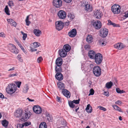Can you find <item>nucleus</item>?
I'll list each match as a JSON object with an SVG mask.
<instances>
[{
	"mask_svg": "<svg viewBox=\"0 0 128 128\" xmlns=\"http://www.w3.org/2000/svg\"><path fill=\"white\" fill-rule=\"evenodd\" d=\"M56 99L57 101L59 102H61V98L59 96H57L56 97Z\"/></svg>",
	"mask_w": 128,
	"mask_h": 128,
	"instance_id": "nucleus-56",
	"label": "nucleus"
},
{
	"mask_svg": "<svg viewBox=\"0 0 128 128\" xmlns=\"http://www.w3.org/2000/svg\"><path fill=\"white\" fill-rule=\"evenodd\" d=\"M73 102L70 101L68 102V104L70 106L71 108H73L75 107V105L74 104Z\"/></svg>",
	"mask_w": 128,
	"mask_h": 128,
	"instance_id": "nucleus-42",
	"label": "nucleus"
},
{
	"mask_svg": "<svg viewBox=\"0 0 128 128\" xmlns=\"http://www.w3.org/2000/svg\"><path fill=\"white\" fill-rule=\"evenodd\" d=\"M124 16L126 18L128 17V13L127 12H125L124 13Z\"/></svg>",
	"mask_w": 128,
	"mask_h": 128,
	"instance_id": "nucleus-59",
	"label": "nucleus"
},
{
	"mask_svg": "<svg viewBox=\"0 0 128 128\" xmlns=\"http://www.w3.org/2000/svg\"><path fill=\"white\" fill-rule=\"evenodd\" d=\"M80 99H78V100H74L72 101L73 102L76 104H78L79 103V102L80 101Z\"/></svg>",
	"mask_w": 128,
	"mask_h": 128,
	"instance_id": "nucleus-47",
	"label": "nucleus"
},
{
	"mask_svg": "<svg viewBox=\"0 0 128 128\" xmlns=\"http://www.w3.org/2000/svg\"><path fill=\"white\" fill-rule=\"evenodd\" d=\"M108 24L109 25H112L114 26H116V24H115L112 22L110 20H108Z\"/></svg>",
	"mask_w": 128,
	"mask_h": 128,
	"instance_id": "nucleus-41",
	"label": "nucleus"
},
{
	"mask_svg": "<svg viewBox=\"0 0 128 128\" xmlns=\"http://www.w3.org/2000/svg\"><path fill=\"white\" fill-rule=\"evenodd\" d=\"M94 14L96 18L99 19L100 18L102 15V12L98 10L94 12Z\"/></svg>",
	"mask_w": 128,
	"mask_h": 128,
	"instance_id": "nucleus-17",
	"label": "nucleus"
},
{
	"mask_svg": "<svg viewBox=\"0 0 128 128\" xmlns=\"http://www.w3.org/2000/svg\"><path fill=\"white\" fill-rule=\"evenodd\" d=\"M93 25L96 29H99L102 26V23L100 21H97L94 22L93 23Z\"/></svg>",
	"mask_w": 128,
	"mask_h": 128,
	"instance_id": "nucleus-11",
	"label": "nucleus"
},
{
	"mask_svg": "<svg viewBox=\"0 0 128 128\" xmlns=\"http://www.w3.org/2000/svg\"><path fill=\"white\" fill-rule=\"evenodd\" d=\"M18 59L20 62H23V60L21 58V57L20 55H18L17 56Z\"/></svg>",
	"mask_w": 128,
	"mask_h": 128,
	"instance_id": "nucleus-50",
	"label": "nucleus"
},
{
	"mask_svg": "<svg viewBox=\"0 0 128 128\" xmlns=\"http://www.w3.org/2000/svg\"><path fill=\"white\" fill-rule=\"evenodd\" d=\"M18 74L17 73L15 74H10L8 76L9 77H14V76H17Z\"/></svg>",
	"mask_w": 128,
	"mask_h": 128,
	"instance_id": "nucleus-48",
	"label": "nucleus"
},
{
	"mask_svg": "<svg viewBox=\"0 0 128 128\" xmlns=\"http://www.w3.org/2000/svg\"><path fill=\"white\" fill-rule=\"evenodd\" d=\"M95 62L98 64H100L102 60V56L100 53H98L95 55L94 58Z\"/></svg>",
	"mask_w": 128,
	"mask_h": 128,
	"instance_id": "nucleus-3",
	"label": "nucleus"
},
{
	"mask_svg": "<svg viewBox=\"0 0 128 128\" xmlns=\"http://www.w3.org/2000/svg\"><path fill=\"white\" fill-rule=\"evenodd\" d=\"M58 88L60 90H63L64 89V84L62 82H60L58 84Z\"/></svg>",
	"mask_w": 128,
	"mask_h": 128,
	"instance_id": "nucleus-25",
	"label": "nucleus"
},
{
	"mask_svg": "<svg viewBox=\"0 0 128 128\" xmlns=\"http://www.w3.org/2000/svg\"><path fill=\"white\" fill-rule=\"evenodd\" d=\"M34 111L36 114H40L42 112L41 107L38 106H34L33 108Z\"/></svg>",
	"mask_w": 128,
	"mask_h": 128,
	"instance_id": "nucleus-10",
	"label": "nucleus"
},
{
	"mask_svg": "<svg viewBox=\"0 0 128 128\" xmlns=\"http://www.w3.org/2000/svg\"><path fill=\"white\" fill-rule=\"evenodd\" d=\"M96 54L93 50H90L88 52V56L90 58L94 59L95 55Z\"/></svg>",
	"mask_w": 128,
	"mask_h": 128,
	"instance_id": "nucleus-21",
	"label": "nucleus"
},
{
	"mask_svg": "<svg viewBox=\"0 0 128 128\" xmlns=\"http://www.w3.org/2000/svg\"><path fill=\"white\" fill-rule=\"evenodd\" d=\"M2 124L3 126L5 127H7L8 126V122L6 120H4L2 121Z\"/></svg>",
	"mask_w": 128,
	"mask_h": 128,
	"instance_id": "nucleus-33",
	"label": "nucleus"
},
{
	"mask_svg": "<svg viewBox=\"0 0 128 128\" xmlns=\"http://www.w3.org/2000/svg\"><path fill=\"white\" fill-rule=\"evenodd\" d=\"M46 128L47 126L45 122H42L40 125L39 128Z\"/></svg>",
	"mask_w": 128,
	"mask_h": 128,
	"instance_id": "nucleus-34",
	"label": "nucleus"
},
{
	"mask_svg": "<svg viewBox=\"0 0 128 128\" xmlns=\"http://www.w3.org/2000/svg\"><path fill=\"white\" fill-rule=\"evenodd\" d=\"M121 103L122 102H121L119 100H118L115 102V104H121Z\"/></svg>",
	"mask_w": 128,
	"mask_h": 128,
	"instance_id": "nucleus-63",
	"label": "nucleus"
},
{
	"mask_svg": "<svg viewBox=\"0 0 128 128\" xmlns=\"http://www.w3.org/2000/svg\"><path fill=\"white\" fill-rule=\"evenodd\" d=\"M63 23H64V26L65 25L66 26H68L70 22L68 21L67 22H65Z\"/></svg>",
	"mask_w": 128,
	"mask_h": 128,
	"instance_id": "nucleus-57",
	"label": "nucleus"
},
{
	"mask_svg": "<svg viewBox=\"0 0 128 128\" xmlns=\"http://www.w3.org/2000/svg\"><path fill=\"white\" fill-rule=\"evenodd\" d=\"M86 41L88 43H91L93 42V38L91 35H88L86 38Z\"/></svg>",
	"mask_w": 128,
	"mask_h": 128,
	"instance_id": "nucleus-22",
	"label": "nucleus"
},
{
	"mask_svg": "<svg viewBox=\"0 0 128 128\" xmlns=\"http://www.w3.org/2000/svg\"><path fill=\"white\" fill-rule=\"evenodd\" d=\"M86 110V112L88 113H91L92 111V107L90 106L89 104L87 105Z\"/></svg>",
	"mask_w": 128,
	"mask_h": 128,
	"instance_id": "nucleus-27",
	"label": "nucleus"
},
{
	"mask_svg": "<svg viewBox=\"0 0 128 128\" xmlns=\"http://www.w3.org/2000/svg\"><path fill=\"white\" fill-rule=\"evenodd\" d=\"M112 86L113 84L111 81L107 82L106 84V87L108 89L110 88Z\"/></svg>",
	"mask_w": 128,
	"mask_h": 128,
	"instance_id": "nucleus-32",
	"label": "nucleus"
},
{
	"mask_svg": "<svg viewBox=\"0 0 128 128\" xmlns=\"http://www.w3.org/2000/svg\"><path fill=\"white\" fill-rule=\"evenodd\" d=\"M120 9L121 7L120 5L115 4L112 6L111 10L114 14H118L120 13Z\"/></svg>",
	"mask_w": 128,
	"mask_h": 128,
	"instance_id": "nucleus-2",
	"label": "nucleus"
},
{
	"mask_svg": "<svg viewBox=\"0 0 128 128\" xmlns=\"http://www.w3.org/2000/svg\"><path fill=\"white\" fill-rule=\"evenodd\" d=\"M77 34L76 30L75 28L72 29L70 31L68 32V35L71 38L75 37Z\"/></svg>",
	"mask_w": 128,
	"mask_h": 128,
	"instance_id": "nucleus-12",
	"label": "nucleus"
},
{
	"mask_svg": "<svg viewBox=\"0 0 128 128\" xmlns=\"http://www.w3.org/2000/svg\"><path fill=\"white\" fill-rule=\"evenodd\" d=\"M21 117L22 118L21 119V120L22 121L24 122L27 120V119L29 118L30 116H28L27 112H23Z\"/></svg>",
	"mask_w": 128,
	"mask_h": 128,
	"instance_id": "nucleus-9",
	"label": "nucleus"
},
{
	"mask_svg": "<svg viewBox=\"0 0 128 128\" xmlns=\"http://www.w3.org/2000/svg\"><path fill=\"white\" fill-rule=\"evenodd\" d=\"M63 94L67 98H70V92L66 89H64L62 91Z\"/></svg>",
	"mask_w": 128,
	"mask_h": 128,
	"instance_id": "nucleus-19",
	"label": "nucleus"
},
{
	"mask_svg": "<svg viewBox=\"0 0 128 128\" xmlns=\"http://www.w3.org/2000/svg\"><path fill=\"white\" fill-rule=\"evenodd\" d=\"M16 90V86L13 83L8 84L6 89V92L9 94H12L14 93Z\"/></svg>",
	"mask_w": 128,
	"mask_h": 128,
	"instance_id": "nucleus-1",
	"label": "nucleus"
},
{
	"mask_svg": "<svg viewBox=\"0 0 128 128\" xmlns=\"http://www.w3.org/2000/svg\"><path fill=\"white\" fill-rule=\"evenodd\" d=\"M86 10L88 11H90L92 10V9L90 8V5L89 4H86L85 6Z\"/></svg>",
	"mask_w": 128,
	"mask_h": 128,
	"instance_id": "nucleus-38",
	"label": "nucleus"
},
{
	"mask_svg": "<svg viewBox=\"0 0 128 128\" xmlns=\"http://www.w3.org/2000/svg\"><path fill=\"white\" fill-rule=\"evenodd\" d=\"M42 60V58L41 56H40L38 58L37 60V62L38 63H39L41 62Z\"/></svg>",
	"mask_w": 128,
	"mask_h": 128,
	"instance_id": "nucleus-54",
	"label": "nucleus"
},
{
	"mask_svg": "<svg viewBox=\"0 0 128 128\" xmlns=\"http://www.w3.org/2000/svg\"><path fill=\"white\" fill-rule=\"evenodd\" d=\"M16 42L18 46H19L20 48L24 52H25L24 51H25V50L24 48L20 43V42H18L17 41H16Z\"/></svg>",
	"mask_w": 128,
	"mask_h": 128,
	"instance_id": "nucleus-44",
	"label": "nucleus"
},
{
	"mask_svg": "<svg viewBox=\"0 0 128 128\" xmlns=\"http://www.w3.org/2000/svg\"><path fill=\"white\" fill-rule=\"evenodd\" d=\"M21 33L23 35V40H25L27 37V34L24 33V32L22 31L21 32Z\"/></svg>",
	"mask_w": 128,
	"mask_h": 128,
	"instance_id": "nucleus-43",
	"label": "nucleus"
},
{
	"mask_svg": "<svg viewBox=\"0 0 128 128\" xmlns=\"http://www.w3.org/2000/svg\"><path fill=\"white\" fill-rule=\"evenodd\" d=\"M31 123L30 122H27L22 124H20L19 127H21L22 128L24 127V126H27L31 125Z\"/></svg>",
	"mask_w": 128,
	"mask_h": 128,
	"instance_id": "nucleus-29",
	"label": "nucleus"
},
{
	"mask_svg": "<svg viewBox=\"0 0 128 128\" xmlns=\"http://www.w3.org/2000/svg\"><path fill=\"white\" fill-rule=\"evenodd\" d=\"M11 25L14 26H16V23L14 21H13L12 23H10Z\"/></svg>",
	"mask_w": 128,
	"mask_h": 128,
	"instance_id": "nucleus-53",
	"label": "nucleus"
},
{
	"mask_svg": "<svg viewBox=\"0 0 128 128\" xmlns=\"http://www.w3.org/2000/svg\"><path fill=\"white\" fill-rule=\"evenodd\" d=\"M5 12L6 14L8 15H10V11L7 6H6L4 8Z\"/></svg>",
	"mask_w": 128,
	"mask_h": 128,
	"instance_id": "nucleus-37",
	"label": "nucleus"
},
{
	"mask_svg": "<svg viewBox=\"0 0 128 128\" xmlns=\"http://www.w3.org/2000/svg\"><path fill=\"white\" fill-rule=\"evenodd\" d=\"M53 6L56 8H59L62 5V2L61 0H54L52 2Z\"/></svg>",
	"mask_w": 128,
	"mask_h": 128,
	"instance_id": "nucleus-5",
	"label": "nucleus"
},
{
	"mask_svg": "<svg viewBox=\"0 0 128 128\" xmlns=\"http://www.w3.org/2000/svg\"><path fill=\"white\" fill-rule=\"evenodd\" d=\"M66 3H70L72 1V0H63Z\"/></svg>",
	"mask_w": 128,
	"mask_h": 128,
	"instance_id": "nucleus-61",
	"label": "nucleus"
},
{
	"mask_svg": "<svg viewBox=\"0 0 128 128\" xmlns=\"http://www.w3.org/2000/svg\"><path fill=\"white\" fill-rule=\"evenodd\" d=\"M33 32L35 35L37 36H39L42 33L41 31L38 29H34Z\"/></svg>",
	"mask_w": 128,
	"mask_h": 128,
	"instance_id": "nucleus-24",
	"label": "nucleus"
},
{
	"mask_svg": "<svg viewBox=\"0 0 128 128\" xmlns=\"http://www.w3.org/2000/svg\"><path fill=\"white\" fill-rule=\"evenodd\" d=\"M113 108L116 110H118L119 112H121V109L117 106L114 105L112 106Z\"/></svg>",
	"mask_w": 128,
	"mask_h": 128,
	"instance_id": "nucleus-40",
	"label": "nucleus"
},
{
	"mask_svg": "<svg viewBox=\"0 0 128 128\" xmlns=\"http://www.w3.org/2000/svg\"><path fill=\"white\" fill-rule=\"evenodd\" d=\"M46 116L47 120L49 122H52L53 120V118L52 116L49 114H46Z\"/></svg>",
	"mask_w": 128,
	"mask_h": 128,
	"instance_id": "nucleus-28",
	"label": "nucleus"
},
{
	"mask_svg": "<svg viewBox=\"0 0 128 128\" xmlns=\"http://www.w3.org/2000/svg\"><path fill=\"white\" fill-rule=\"evenodd\" d=\"M23 112L22 110L18 109L16 111L14 115L16 117H21Z\"/></svg>",
	"mask_w": 128,
	"mask_h": 128,
	"instance_id": "nucleus-14",
	"label": "nucleus"
},
{
	"mask_svg": "<svg viewBox=\"0 0 128 128\" xmlns=\"http://www.w3.org/2000/svg\"><path fill=\"white\" fill-rule=\"evenodd\" d=\"M116 92L118 93L122 94L124 92L123 90H121L119 88H117L116 89Z\"/></svg>",
	"mask_w": 128,
	"mask_h": 128,
	"instance_id": "nucleus-46",
	"label": "nucleus"
},
{
	"mask_svg": "<svg viewBox=\"0 0 128 128\" xmlns=\"http://www.w3.org/2000/svg\"><path fill=\"white\" fill-rule=\"evenodd\" d=\"M8 22H10V23H12L14 20L11 19H9L7 20Z\"/></svg>",
	"mask_w": 128,
	"mask_h": 128,
	"instance_id": "nucleus-64",
	"label": "nucleus"
},
{
	"mask_svg": "<svg viewBox=\"0 0 128 128\" xmlns=\"http://www.w3.org/2000/svg\"><path fill=\"white\" fill-rule=\"evenodd\" d=\"M40 45V44L39 43L37 42H35L33 43L32 46L33 48H35L39 46Z\"/></svg>",
	"mask_w": 128,
	"mask_h": 128,
	"instance_id": "nucleus-36",
	"label": "nucleus"
},
{
	"mask_svg": "<svg viewBox=\"0 0 128 128\" xmlns=\"http://www.w3.org/2000/svg\"><path fill=\"white\" fill-rule=\"evenodd\" d=\"M108 30L106 28L103 29L102 30L100 31V36L104 38L106 37L108 34Z\"/></svg>",
	"mask_w": 128,
	"mask_h": 128,
	"instance_id": "nucleus-15",
	"label": "nucleus"
},
{
	"mask_svg": "<svg viewBox=\"0 0 128 128\" xmlns=\"http://www.w3.org/2000/svg\"><path fill=\"white\" fill-rule=\"evenodd\" d=\"M56 66L59 67L61 66L62 64V60L61 57L58 58L56 60Z\"/></svg>",
	"mask_w": 128,
	"mask_h": 128,
	"instance_id": "nucleus-18",
	"label": "nucleus"
},
{
	"mask_svg": "<svg viewBox=\"0 0 128 128\" xmlns=\"http://www.w3.org/2000/svg\"><path fill=\"white\" fill-rule=\"evenodd\" d=\"M114 46L115 48L119 50H121L126 47V46L123 43H117L115 44Z\"/></svg>",
	"mask_w": 128,
	"mask_h": 128,
	"instance_id": "nucleus-13",
	"label": "nucleus"
},
{
	"mask_svg": "<svg viewBox=\"0 0 128 128\" xmlns=\"http://www.w3.org/2000/svg\"><path fill=\"white\" fill-rule=\"evenodd\" d=\"M62 72V68L60 66H55V72L56 73L60 72L61 73Z\"/></svg>",
	"mask_w": 128,
	"mask_h": 128,
	"instance_id": "nucleus-30",
	"label": "nucleus"
},
{
	"mask_svg": "<svg viewBox=\"0 0 128 128\" xmlns=\"http://www.w3.org/2000/svg\"><path fill=\"white\" fill-rule=\"evenodd\" d=\"M63 49L66 52H69L70 50L71 46L68 44L64 45L63 47Z\"/></svg>",
	"mask_w": 128,
	"mask_h": 128,
	"instance_id": "nucleus-26",
	"label": "nucleus"
},
{
	"mask_svg": "<svg viewBox=\"0 0 128 128\" xmlns=\"http://www.w3.org/2000/svg\"><path fill=\"white\" fill-rule=\"evenodd\" d=\"M58 15L60 18L64 19L66 17V14L64 11L62 10H60L58 12Z\"/></svg>",
	"mask_w": 128,
	"mask_h": 128,
	"instance_id": "nucleus-8",
	"label": "nucleus"
},
{
	"mask_svg": "<svg viewBox=\"0 0 128 128\" xmlns=\"http://www.w3.org/2000/svg\"><path fill=\"white\" fill-rule=\"evenodd\" d=\"M29 87L28 85L26 84L24 86L22 92L24 93H26L28 91L29 89Z\"/></svg>",
	"mask_w": 128,
	"mask_h": 128,
	"instance_id": "nucleus-31",
	"label": "nucleus"
},
{
	"mask_svg": "<svg viewBox=\"0 0 128 128\" xmlns=\"http://www.w3.org/2000/svg\"><path fill=\"white\" fill-rule=\"evenodd\" d=\"M99 43L100 45L104 46L106 45V42L104 40H99Z\"/></svg>",
	"mask_w": 128,
	"mask_h": 128,
	"instance_id": "nucleus-35",
	"label": "nucleus"
},
{
	"mask_svg": "<svg viewBox=\"0 0 128 128\" xmlns=\"http://www.w3.org/2000/svg\"><path fill=\"white\" fill-rule=\"evenodd\" d=\"M31 50L32 52L35 51L37 50V49H34L33 48L31 47Z\"/></svg>",
	"mask_w": 128,
	"mask_h": 128,
	"instance_id": "nucleus-62",
	"label": "nucleus"
},
{
	"mask_svg": "<svg viewBox=\"0 0 128 128\" xmlns=\"http://www.w3.org/2000/svg\"><path fill=\"white\" fill-rule=\"evenodd\" d=\"M67 16L68 18L70 21H72L75 17V15L72 12H69Z\"/></svg>",
	"mask_w": 128,
	"mask_h": 128,
	"instance_id": "nucleus-23",
	"label": "nucleus"
},
{
	"mask_svg": "<svg viewBox=\"0 0 128 128\" xmlns=\"http://www.w3.org/2000/svg\"><path fill=\"white\" fill-rule=\"evenodd\" d=\"M108 94L109 92H104V94L107 96H109Z\"/></svg>",
	"mask_w": 128,
	"mask_h": 128,
	"instance_id": "nucleus-60",
	"label": "nucleus"
},
{
	"mask_svg": "<svg viewBox=\"0 0 128 128\" xmlns=\"http://www.w3.org/2000/svg\"><path fill=\"white\" fill-rule=\"evenodd\" d=\"M94 90L92 88L90 90V94H89V96L93 95L94 94Z\"/></svg>",
	"mask_w": 128,
	"mask_h": 128,
	"instance_id": "nucleus-49",
	"label": "nucleus"
},
{
	"mask_svg": "<svg viewBox=\"0 0 128 128\" xmlns=\"http://www.w3.org/2000/svg\"><path fill=\"white\" fill-rule=\"evenodd\" d=\"M59 52L60 56L63 58L65 57L67 54L66 52L63 48L60 50L59 51Z\"/></svg>",
	"mask_w": 128,
	"mask_h": 128,
	"instance_id": "nucleus-16",
	"label": "nucleus"
},
{
	"mask_svg": "<svg viewBox=\"0 0 128 128\" xmlns=\"http://www.w3.org/2000/svg\"><path fill=\"white\" fill-rule=\"evenodd\" d=\"M98 108H99L100 110H103L104 111H105L106 110L105 108L100 106H98Z\"/></svg>",
	"mask_w": 128,
	"mask_h": 128,
	"instance_id": "nucleus-51",
	"label": "nucleus"
},
{
	"mask_svg": "<svg viewBox=\"0 0 128 128\" xmlns=\"http://www.w3.org/2000/svg\"><path fill=\"white\" fill-rule=\"evenodd\" d=\"M55 77L58 80H61L63 79V75L61 73L58 72L56 74Z\"/></svg>",
	"mask_w": 128,
	"mask_h": 128,
	"instance_id": "nucleus-20",
	"label": "nucleus"
},
{
	"mask_svg": "<svg viewBox=\"0 0 128 128\" xmlns=\"http://www.w3.org/2000/svg\"><path fill=\"white\" fill-rule=\"evenodd\" d=\"M93 72L95 76H99L101 74V69L98 66H95L93 68Z\"/></svg>",
	"mask_w": 128,
	"mask_h": 128,
	"instance_id": "nucleus-4",
	"label": "nucleus"
},
{
	"mask_svg": "<svg viewBox=\"0 0 128 128\" xmlns=\"http://www.w3.org/2000/svg\"><path fill=\"white\" fill-rule=\"evenodd\" d=\"M56 28L58 30H61L64 26V23L61 21L57 22L56 23Z\"/></svg>",
	"mask_w": 128,
	"mask_h": 128,
	"instance_id": "nucleus-7",
	"label": "nucleus"
},
{
	"mask_svg": "<svg viewBox=\"0 0 128 128\" xmlns=\"http://www.w3.org/2000/svg\"><path fill=\"white\" fill-rule=\"evenodd\" d=\"M29 15L27 16L26 17V18L25 20L26 24L28 26L29 25L30 23V22L29 21Z\"/></svg>",
	"mask_w": 128,
	"mask_h": 128,
	"instance_id": "nucleus-39",
	"label": "nucleus"
},
{
	"mask_svg": "<svg viewBox=\"0 0 128 128\" xmlns=\"http://www.w3.org/2000/svg\"><path fill=\"white\" fill-rule=\"evenodd\" d=\"M0 37L5 38V34L3 32L0 33Z\"/></svg>",
	"mask_w": 128,
	"mask_h": 128,
	"instance_id": "nucleus-55",
	"label": "nucleus"
},
{
	"mask_svg": "<svg viewBox=\"0 0 128 128\" xmlns=\"http://www.w3.org/2000/svg\"><path fill=\"white\" fill-rule=\"evenodd\" d=\"M22 82H16V84L18 88H20L21 84Z\"/></svg>",
	"mask_w": 128,
	"mask_h": 128,
	"instance_id": "nucleus-52",
	"label": "nucleus"
},
{
	"mask_svg": "<svg viewBox=\"0 0 128 128\" xmlns=\"http://www.w3.org/2000/svg\"><path fill=\"white\" fill-rule=\"evenodd\" d=\"M8 6L11 8L12 6H14V4L12 1H9L8 3Z\"/></svg>",
	"mask_w": 128,
	"mask_h": 128,
	"instance_id": "nucleus-45",
	"label": "nucleus"
},
{
	"mask_svg": "<svg viewBox=\"0 0 128 128\" xmlns=\"http://www.w3.org/2000/svg\"><path fill=\"white\" fill-rule=\"evenodd\" d=\"M90 48V45L88 44L84 46V48L85 49L87 50L89 49Z\"/></svg>",
	"mask_w": 128,
	"mask_h": 128,
	"instance_id": "nucleus-58",
	"label": "nucleus"
},
{
	"mask_svg": "<svg viewBox=\"0 0 128 128\" xmlns=\"http://www.w3.org/2000/svg\"><path fill=\"white\" fill-rule=\"evenodd\" d=\"M9 45L10 46L9 47L10 48V50L12 52L14 53H18V50L16 48V46L13 44H10Z\"/></svg>",
	"mask_w": 128,
	"mask_h": 128,
	"instance_id": "nucleus-6",
	"label": "nucleus"
}]
</instances>
